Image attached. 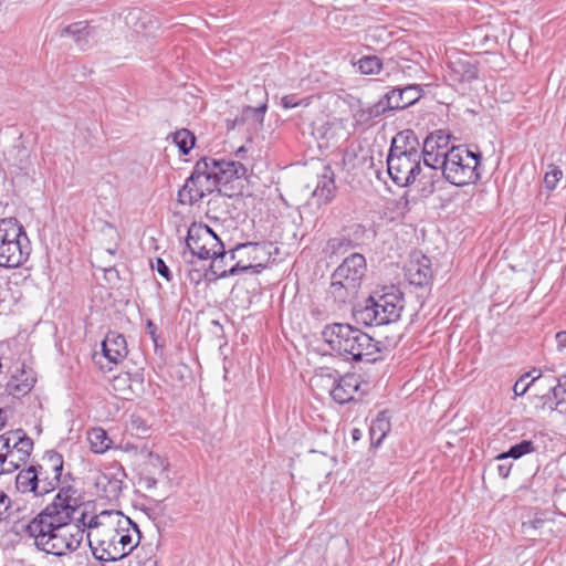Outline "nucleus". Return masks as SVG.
<instances>
[{
	"label": "nucleus",
	"mask_w": 566,
	"mask_h": 566,
	"mask_svg": "<svg viewBox=\"0 0 566 566\" xmlns=\"http://www.w3.org/2000/svg\"><path fill=\"white\" fill-rule=\"evenodd\" d=\"M77 521V524L81 525L82 528H87V541L90 548L94 546V538L92 537L94 532H97L98 534H102V536L106 533V531L112 525H105L101 522L99 516L92 515L87 518V514L85 512H82L81 516L78 518H75Z\"/></svg>",
	"instance_id": "obj_26"
},
{
	"label": "nucleus",
	"mask_w": 566,
	"mask_h": 566,
	"mask_svg": "<svg viewBox=\"0 0 566 566\" xmlns=\"http://www.w3.org/2000/svg\"><path fill=\"white\" fill-rule=\"evenodd\" d=\"M563 177V171L559 167L551 165L549 170L544 176V184L548 190H554Z\"/></svg>",
	"instance_id": "obj_39"
},
{
	"label": "nucleus",
	"mask_w": 566,
	"mask_h": 566,
	"mask_svg": "<svg viewBox=\"0 0 566 566\" xmlns=\"http://www.w3.org/2000/svg\"><path fill=\"white\" fill-rule=\"evenodd\" d=\"M15 436L17 440L11 444V450L14 451V458L8 461V472L17 471L21 465L25 464L33 451V440L28 437L22 430L7 433Z\"/></svg>",
	"instance_id": "obj_19"
},
{
	"label": "nucleus",
	"mask_w": 566,
	"mask_h": 566,
	"mask_svg": "<svg viewBox=\"0 0 566 566\" xmlns=\"http://www.w3.org/2000/svg\"><path fill=\"white\" fill-rule=\"evenodd\" d=\"M405 307L403 293L396 285L382 286L374 291L363 304L353 310L357 324L366 326L388 325L397 322Z\"/></svg>",
	"instance_id": "obj_4"
},
{
	"label": "nucleus",
	"mask_w": 566,
	"mask_h": 566,
	"mask_svg": "<svg viewBox=\"0 0 566 566\" xmlns=\"http://www.w3.org/2000/svg\"><path fill=\"white\" fill-rule=\"evenodd\" d=\"M354 247L355 244L353 240L346 238L345 235L335 237L327 241V249L331 251L332 254L345 252Z\"/></svg>",
	"instance_id": "obj_35"
},
{
	"label": "nucleus",
	"mask_w": 566,
	"mask_h": 566,
	"mask_svg": "<svg viewBox=\"0 0 566 566\" xmlns=\"http://www.w3.org/2000/svg\"><path fill=\"white\" fill-rule=\"evenodd\" d=\"M31 252L29 238L22 226L12 220L0 221V266L14 269L22 265Z\"/></svg>",
	"instance_id": "obj_8"
},
{
	"label": "nucleus",
	"mask_w": 566,
	"mask_h": 566,
	"mask_svg": "<svg viewBox=\"0 0 566 566\" xmlns=\"http://www.w3.org/2000/svg\"><path fill=\"white\" fill-rule=\"evenodd\" d=\"M444 77L452 86L469 84L479 77V63L467 53L450 55Z\"/></svg>",
	"instance_id": "obj_12"
},
{
	"label": "nucleus",
	"mask_w": 566,
	"mask_h": 566,
	"mask_svg": "<svg viewBox=\"0 0 566 566\" xmlns=\"http://www.w3.org/2000/svg\"><path fill=\"white\" fill-rule=\"evenodd\" d=\"M525 379L531 378L528 381L531 386H534L536 381L542 378V370L537 368H533L532 370L522 375Z\"/></svg>",
	"instance_id": "obj_49"
},
{
	"label": "nucleus",
	"mask_w": 566,
	"mask_h": 566,
	"mask_svg": "<svg viewBox=\"0 0 566 566\" xmlns=\"http://www.w3.org/2000/svg\"><path fill=\"white\" fill-rule=\"evenodd\" d=\"M6 449L3 451H0V474L9 473L7 471L8 469V461L11 458H14V451L11 450V441H9V448L4 446Z\"/></svg>",
	"instance_id": "obj_43"
},
{
	"label": "nucleus",
	"mask_w": 566,
	"mask_h": 566,
	"mask_svg": "<svg viewBox=\"0 0 566 566\" xmlns=\"http://www.w3.org/2000/svg\"><path fill=\"white\" fill-rule=\"evenodd\" d=\"M422 96V88L418 84H410L405 87H394L385 94L394 111L405 109L415 105Z\"/></svg>",
	"instance_id": "obj_16"
},
{
	"label": "nucleus",
	"mask_w": 566,
	"mask_h": 566,
	"mask_svg": "<svg viewBox=\"0 0 566 566\" xmlns=\"http://www.w3.org/2000/svg\"><path fill=\"white\" fill-rule=\"evenodd\" d=\"M557 342V348L559 352H562L564 348H566V331L558 332L555 336Z\"/></svg>",
	"instance_id": "obj_51"
},
{
	"label": "nucleus",
	"mask_w": 566,
	"mask_h": 566,
	"mask_svg": "<svg viewBox=\"0 0 566 566\" xmlns=\"http://www.w3.org/2000/svg\"><path fill=\"white\" fill-rule=\"evenodd\" d=\"M126 476L122 468L115 471L107 470L101 473L95 482L96 489L101 497L114 501L119 497L123 491L124 478Z\"/></svg>",
	"instance_id": "obj_14"
},
{
	"label": "nucleus",
	"mask_w": 566,
	"mask_h": 566,
	"mask_svg": "<svg viewBox=\"0 0 566 566\" xmlns=\"http://www.w3.org/2000/svg\"><path fill=\"white\" fill-rule=\"evenodd\" d=\"M211 324H212L214 327H217L220 332H222V331H223V327H222V325L219 323V321L213 319V321L211 322Z\"/></svg>",
	"instance_id": "obj_59"
},
{
	"label": "nucleus",
	"mask_w": 566,
	"mask_h": 566,
	"mask_svg": "<svg viewBox=\"0 0 566 566\" xmlns=\"http://www.w3.org/2000/svg\"><path fill=\"white\" fill-rule=\"evenodd\" d=\"M546 387L547 392L534 395L532 402L536 410L553 412L563 403V398L559 394H553L549 391L548 382L546 384Z\"/></svg>",
	"instance_id": "obj_29"
},
{
	"label": "nucleus",
	"mask_w": 566,
	"mask_h": 566,
	"mask_svg": "<svg viewBox=\"0 0 566 566\" xmlns=\"http://www.w3.org/2000/svg\"><path fill=\"white\" fill-rule=\"evenodd\" d=\"M187 276L195 285H199L202 281L212 282L219 279V276H217V270L212 269V262L208 268L202 264V268L196 269V263L189 265Z\"/></svg>",
	"instance_id": "obj_31"
},
{
	"label": "nucleus",
	"mask_w": 566,
	"mask_h": 566,
	"mask_svg": "<svg viewBox=\"0 0 566 566\" xmlns=\"http://www.w3.org/2000/svg\"><path fill=\"white\" fill-rule=\"evenodd\" d=\"M6 422H7V419H6L4 412L2 411V409H0V429L4 427Z\"/></svg>",
	"instance_id": "obj_58"
},
{
	"label": "nucleus",
	"mask_w": 566,
	"mask_h": 566,
	"mask_svg": "<svg viewBox=\"0 0 566 566\" xmlns=\"http://www.w3.org/2000/svg\"><path fill=\"white\" fill-rule=\"evenodd\" d=\"M88 441L91 450L97 454L106 452L112 443L107 432L102 428H93L88 433Z\"/></svg>",
	"instance_id": "obj_30"
},
{
	"label": "nucleus",
	"mask_w": 566,
	"mask_h": 566,
	"mask_svg": "<svg viewBox=\"0 0 566 566\" xmlns=\"http://www.w3.org/2000/svg\"><path fill=\"white\" fill-rule=\"evenodd\" d=\"M93 556L99 562H116L123 559L137 548L142 534L138 525L130 518L118 521L117 526H111L102 536L94 532Z\"/></svg>",
	"instance_id": "obj_5"
},
{
	"label": "nucleus",
	"mask_w": 566,
	"mask_h": 566,
	"mask_svg": "<svg viewBox=\"0 0 566 566\" xmlns=\"http://www.w3.org/2000/svg\"><path fill=\"white\" fill-rule=\"evenodd\" d=\"M512 464H499L497 473L501 478L506 479L511 473Z\"/></svg>",
	"instance_id": "obj_52"
},
{
	"label": "nucleus",
	"mask_w": 566,
	"mask_h": 566,
	"mask_svg": "<svg viewBox=\"0 0 566 566\" xmlns=\"http://www.w3.org/2000/svg\"><path fill=\"white\" fill-rule=\"evenodd\" d=\"M422 147L427 151H432L433 155L449 153V149H441V146L437 144V140H433V137H426Z\"/></svg>",
	"instance_id": "obj_44"
},
{
	"label": "nucleus",
	"mask_w": 566,
	"mask_h": 566,
	"mask_svg": "<svg viewBox=\"0 0 566 566\" xmlns=\"http://www.w3.org/2000/svg\"><path fill=\"white\" fill-rule=\"evenodd\" d=\"M146 329H147V333L149 334L150 338L156 344L157 343V338H158V336L156 334V332H157L156 324L153 321L148 319L147 323H146Z\"/></svg>",
	"instance_id": "obj_50"
},
{
	"label": "nucleus",
	"mask_w": 566,
	"mask_h": 566,
	"mask_svg": "<svg viewBox=\"0 0 566 566\" xmlns=\"http://www.w3.org/2000/svg\"><path fill=\"white\" fill-rule=\"evenodd\" d=\"M123 449L125 451H136L137 450V447H135L134 444L129 443V442H126L124 446H123Z\"/></svg>",
	"instance_id": "obj_57"
},
{
	"label": "nucleus",
	"mask_w": 566,
	"mask_h": 566,
	"mask_svg": "<svg viewBox=\"0 0 566 566\" xmlns=\"http://www.w3.org/2000/svg\"><path fill=\"white\" fill-rule=\"evenodd\" d=\"M130 426L133 429H136L142 433H145L148 430V427L146 426L145 421L138 416H132Z\"/></svg>",
	"instance_id": "obj_47"
},
{
	"label": "nucleus",
	"mask_w": 566,
	"mask_h": 566,
	"mask_svg": "<svg viewBox=\"0 0 566 566\" xmlns=\"http://www.w3.org/2000/svg\"><path fill=\"white\" fill-rule=\"evenodd\" d=\"M452 146L444 156L442 177L453 186L475 185L481 179L482 153L478 146Z\"/></svg>",
	"instance_id": "obj_6"
},
{
	"label": "nucleus",
	"mask_w": 566,
	"mask_h": 566,
	"mask_svg": "<svg viewBox=\"0 0 566 566\" xmlns=\"http://www.w3.org/2000/svg\"><path fill=\"white\" fill-rule=\"evenodd\" d=\"M302 104V101L294 94L285 95L281 98V105L285 109L297 107Z\"/></svg>",
	"instance_id": "obj_46"
},
{
	"label": "nucleus",
	"mask_w": 566,
	"mask_h": 566,
	"mask_svg": "<svg viewBox=\"0 0 566 566\" xmlns=\"http://www.w3.org/2000/svg\"><path fill=\"white\" fill-rule=\"evenodd\" d=\"M9 441H11L10 436H8V434L0 436V451H3V449H6L4 446L7 448H9Z\"/></svg>",
	"instance_id": "obj_55"
},
{
	"label": "nucleus",
	"mask_w": 566,
	"mask_h": 566,
	"mask_svg": "<svg viewBox=\"0 0 566 566\" xmlns=\"http://www.w3.org/2000/svg\"><path fill=\"white\" fill-rule=\"evenodd\" d=\"M243 184L240 182H221L218 185L216 190L228 198H233L242 193Z\"/></svg>",
	"instance_id": "obj_38"
},
{
	"label": "nucleus",
	"mask_w": 566,
	"mask_h": 566,
	"mask_svg": "<svg viewBox=\"0 0 566 566\" xmlns=\"http://www.w3.org/2000/svg\"><path fill=\"white\" fill-rule=\"evenodd\" d=\"M199 261H200V260L196 259V269H200V268H202V265H200V264H199Z\"/></svg>",
	"instance_id": "obj_62"
},
{
	"label": "nucleus",
	"mask_w": 566,
	"mask_h": 566,
	"mask_svg": "<svg viewBox=\"0 0 566 566\" xmlns=\"http://www.w3.org/2000/svg\"><path fill=\"white\" fill-rule=\"evenodd\" d=\"M427 137H433V140H437V144L441 146V149H450L449 143L451 136L447 132L439 129L433 133H430Z\"/></svg>",
	"instance_id": "obj_42"
},
{
	"label": "nucleus",
	"mask_w": 566,
	"mask_h": 566,
	"mask_svg": "<svg viewBox=\"0 0 566 566\" xmlns=\"http://www.w3.org/2000/svg\"><path fill=\"white\" fill-rule=\"evenodd\" d=\"M357 433H358V430H354V434H353V436H354V438H356V437H357Z\"/></svg>",
	"instance_id": "obj_64"
},
{
	"label": "nucleus",
	"mask_w": 566,
	"mask_h": 566,
	"mask_svg": "<svg viewBox=\"0 0 566 566\" xmlns=\"http://www.w3.org/2000/svg\"><path fill=\"white\" fill-rule=\"evenodd\" d=\"M272 243L268 241L263 242H243L238 243L229 252L224 250V245L214 231L207 224L203 223H191L187 231L186 248L181 253L182 260L188 265L195 264V259L208 261V260H221L229 256L230 261L235 260V252L242 249H252L255 255L252 259H258V252H263L265 255H271Z\"/></svg>",
	"instance_id": "obj_2"
},
{
	"label": "nucleus",
	"mask_w": 566,
	"mask_h": 566,
	"mask_svg": "<svg viewBox=\"0 0 566 566\" xmlns=\"http://www.w3.org/2000/svg\"><path fill=\"white\" fill-rule=\"evenodd\" d=\"M526 379L521 376L513 386V392L515 396L521 397L532 387L530 382H524Z\"/></svg>",
	"instance_id": "obj_45"
},
{
	"label": "nucleus",
	"mask_w": 566,
	"mask_h": 566,
	"mask_svg": "<svg viewBox=\"0 0 566 566\" xmlns=\"http://www.w3.org/2000/svg\"><path fill=\"white\" fill-rule=\"evenodd\" d=\"M538 449V444H536L533 440H522L509 448L507 451L501 452L496 455V460H505V459H514L518 460L524 455L536 452Z\"/></svg>",
	"instance_id": "obj_28"
},
{
	"label": "nucleus",
	"mask_w": 566,
	"mask_h": 566,
	"mask_svg": "<svg viewBox=\"0 0 566 566\" xmlns=\"http://www.w3.org/2000/svg\"><path fill=\"white\" fill-rule=\"evenodd\" d=\"M268 106L265 103L258 107L247 106L243 108V117L244 119H252L259 124H262L264 120L265 112Z\"/></svg>",
	"instance_id": "obj_37"
},
{
	"label": "nucleus",
	"mask_w": 566,
	"mask_h": 566,
	"mask_svg": "<svg viewBox=\"0 0 566 566\" xmlns=\"http://www.w3.org/2000/svg\"><path fill=\"white\" fill-rule=\"evenodd\" d=\"M322 336L331 349L346 360L373 363L377 360L376 355L380 352L379 342L349 324L327 325Z\"/></svg>",
	"instance_id": "obj_3"
},
{
	"label": "nucleus",
	"mask_w": 566,
	"mask_h": 566,
	"mask_svg": "<svg viewBox=\"0 0 566 566\" xmlns=\"http://www.w3.org/2000/svg\"><path fill=\"white\" fill-rule=\"evenodd\" d=\"M102 352L109 363L118 364L128 353L125 337L116 332H108L102 342Z\"/></svg>",
	"instance_id": "obj_21"
},
{
	"label": "nucleus",
	"mask_w": 566,
	"mask_h": 566,
	"mask_svg": "<svg viewBox=\"0 0 566 566\" xmlns=\"http://www.w3.org/2000/svg\"><path fill=\"white\" fill-rule=\"evenodd\" d=\"M394 111L391 105H389L388 99H385V95L376 103L370 105L365 113L367 114V119L376 118L384 115L386 112Z\"/></svg>",
	"instance_id": "obj_36"
},
{
	"label": "nucleus",
	"mask_w": 566,
	"mask_h": 566,
	"mask_svg": "<svg viewBox=\"0 0 566 566\" xmlns=\"http://www.w3.org/2000/svg\"><path fill=\"white\" fill-rule=\"evenodd\" d=\"M218 187L216 174L209 165V158L199 159L185 185L178 191V201L181 205L193 206Z\"/></svg>",
	"instance_id": "obj_9"
},
{
	"label": "nucleus",
	"mask_w": 566,
	"mask_h": 566,
	"mask_svg": "<svg viewBox=\"0 0 566 566\" xmlns=\"http://www.w3.org/2000/svg\"><path fill=\"white\" fill-rule=\"evenodd\" d=\"M355 228H356V232H358V231H359V232H363V228H361V226H360V224H357Z\"/></svg>",
	"instance_id": "obj_61"
},
{
	"label": "nucleus",
	"mask_w": 566,
	"mask_h": 566,
	"mask_svg": "<svg viewBox=\"0 0 566 566\" xmlns=\"http://www.w3.org/2000/svg\"><path fill=\"white\" fill-rule=\"evenodd\" d=\"M219 264H220V266H222L223 269H226L224 260H223L221 263H219Z\"/></svg>",
	"instance_id": "obj_63"
},
{
	"label": "nucleus",
	"mask_w": 566,
	"mask_h": 566,
	"mask_svg": "<svg viewBox=\"0 0 566 566\" xmlns=\"http://www.w3.org/2000/svg\"><path fill=\"white\" fill-rule=\"evenodd\" d=\"M147 454H148V457H149V458H154V459H156L157 461H159V460H160V459H159V457H158V455H154L151 451H147Z\"/></svg>",
	"instance_id": "obj_60"
},
{
	"label": "nucleus",
	"mask_w": 566,
	"mask_h": 566,
	"mask_svg": "<svg viewBox=\"0 0 566 566\" xmlns=\"http://www.w3.org/2000/svg\"><path fill=\"white\" fill-rule=\"evenodd\" d=\"M76 492L72 485L61 486L53 501L24 525V533L33 538L38 551L63 557L81 546L84 528L73 523L81 506Z\"/></svg>",
	"instance_id": "obj_1"
},
{
	"label": "nucleus",
	"mask_w": 566,
	"mask_h": 566,
	"mask_svg": "<svg viewBox=\"0 0 566 566\" xmlns=\"http://www.w3.org/2000/svg\"><path fill=\"white\" fill-rule=\"evenodd\" d=\"M366 259L360 253L347 256L332 273L329 294L338 304H345L356 296L366 274Z\"/></svg>",
	"instance_id": "obj_7"
},
{
	"label": "nucleus",
	"mask_w": 566,
	"mask_h": 566,
	"mask_svg": "<svg viewBox=\"0 0 566 566\" xmlns=\"http://www.w3.org/2000/svg\"><path fill=\"white\" fill-rule=\"evenodd\" d=\"M10 497L3 491H0V522L3 520V513L10 507Z\"/></svg>",
	"instance_id": "obj_48"
},
{
	"label": "nucleus",
	"mask_w": 566,
	"mask_h": 566,
	"mask_svg": "<svg viewBox=\"0 0 566 566\" xmlns=\"http://www.w3.org/2000/svg\"><path fill=\"white\" fill-rule=\"evenodd\" d=\"M93 34V28L87 21H78L71 23L63 28L61 36H72L74 41L83 49L87 43L88 39Z\"/></svg>",
	"instance_id": "obj_24"
},
{
	"label": "nucleus",
	"mask_w": 566,
	"mask_h": 566,
	"mask_svg": "<svg viewBox=\"0 0 566 566\" xmlns=\"http://www.w3.org/2000/svg\"><path fill=\"white\" fill-rule=\"evenodd\" d=\"M222 261L223 260H221V258H218V260H213L212 261V269L217 270V276H219V279H223V277H228V276H233V275H237V274H239L241 272H247L249 270H252L255 266H261V264L253 265L251 263L247 264V265H243L240 261H238L237 263L231 265V268L229 270H227V269H223L222 266H220L219 263H221Z\"/></svg>",
	"instance_id": "obj_34"
},
{
	"label": "nucleus",
	"mask_w": 566,
	"mask_h": 566,
	"mask_svg": "<svg viewBox=\"0 0 566 566\" xmlns=\"http://www.w3.org/2000/svg\"><path fill=\"white\" fill-rule=\"evenodd\" d=\"M34 465L45 494L56 490L61 483L73 480L71 473L63 475L64 458L55 450L45 451L40 461L35 462Z\"/></svg>",
	"instance_id": "obj_10"
},
{
	"label": "nucleus",
	"mask_w": 566,
	"mask_h": 566,
	"mask_svg": "<svg viewBox=\"0 0 566 566\" xmlns=\"http://www.w3.org/2000/svg\"><path fill=\"white\" fill-rule=\"evenodd\" d=\"M355 65L358 66V71L365 75L378 74L382 70V61L377 55H364Z\"/></svg>",
	"instance_id": "obj_33"
},
{
	"label": "nucleus",
	"mask_w": 566,
	"mask_h": 566,
	"mask_svg": "<svg viewBox=\"0 0 566 566\" xmlns=\"http://www.w3.org/2000/svg\"><path fill=\"white\" fill-rule=\"evenodd\" d=\"M35 384V378L32 370L27 371L24 367L21 368L20 375H13L8 382V388L12 395H27L30 392Z\"/></svg>",
	"instance_id": "obj_25"
},
{
	"label": "nucleus",
	"mask_w": 566,
	"mask_h": 566,
	"mask_svg": "<svg viewBox=\"0 0 566 566\" xmlns=\"http://www.w3.org/2000/svg\"><path fill=\"white\" fill-rule=\"evenodd\" d=\"M336 185L335 174L331 166H324L322 175L318 176L317 185L313 196L319 205H326L335 197Z\"/></svg>",
	"instance_id": "obj_23"
},
{
	"label": "nucleus",
	"mask_w": 566,
	"mask_h": 566,
	"mask_svg": "<svg viewBox=\"0 0 566 566\" xmlns=\"http://www.w3.org/2000/svg\"><path fill=\"white\" fill-rule=\"evenodd\" d=\"M360 377L356 374H346L338 379H334L333 387L329 391L332 399L345 405L355 399V394L360 387Z\"/></svg>",
	"instance_id": "obj_17"
},
{
	"label": "nucleus",
	"mask_w": 566,
	"mask_h": 566,
	"mask_svg": "<svg viewBox=\"0 0 566 566\" xmlns=\"http://www.w3.org/2000/svg\"><path fill=\"white\" fill-rule=\"evenodd\" d=\"M390 421L386 411H380L377 417L371 421L369 428V434L371 439V443L374 446H379L387 433L390 431Z\"/></svg>",
	"instance_id": "obj_27"
},
{
	"label": "nucleus",
	"mask_w": 566,
	"mask_h": 566,
	"mask_svg": "<svg viewBox=\"0 0 566 566\" xmlns=\"http://www.w3.org/2000/svg\"><path fill=\"white\" fill-rule=\"evenodd\" d=\"M138 566H157V560L153 557L145 559L143 563H139Z\"/></svg>",
	"instance_id": "obj_56"
},
{
	"label": "nucleus",
	"mask_w": 566,
	"mask_h": 566,
	"mask_svg": "<svg viewBox=\"0 0 566 566\" xmlns=\"http://www.w3.org/2000/svg\"><path fill=\"white\" fill-rule=\"evenodd\" d=\"M423 158V164L429 168V174H423L420 178V181L428 179V181L423 182L422 193L424 196H429L436 191V184L440 181V176L438 174V169H441V175H443V161L446 154H436L432 151H427V149L422 148L420 153Z\"/></svg>",
	"instance_id": "obj_18"
},
{
	"label": "nucleus",
	"mask_w": 566,
	"mask_h": 566,
	"mask_svg": "<svg viewBox=\"0 0 566 566\" xmlns=\"http://www.w3.org/2000/svg\"><path fill=\"white\" fill-rule=\"evenodd\" d=\"M151 268L155 269L158 274L161 275L166 281L170 282L172 280V273L161 258H156L155 263L151 264Z\"/></svg>",
	"instance_id": "obj_41"
},
{
	"label": "nucleus",
	"mask_w": 566,
	"mask_h": 566,
	"mask_svg": "<svg viewBox=\"0 0 566 566\" xmlns=\"http://www.w3.org/2000/svg\"><path fill=\"white\" fill-rule=\"evenodd\" d=\"M549 385V391L553 394H559L563 398V403L566 401V377L564 379H558L555 384V378L551 377L546 379Z\"/></svg>",
	"instance_id": "obj_40"
},
{
	"label": "nucleus",
	"mask_w": 566,
	"mask_h": 566,
	"mask_svg": "<svg viewBox=\"0 0 566 566\" xmlns=\"http://www.w3.org/2000/svg\"><path fill=\"white\" fill-rule=\"evenodd\" d=\"M144 484L147 490L156 488L157 480L153 476H145L143 478Z\"/></svg>",
	"instance_id": "obj_54"
},
{
	"label": "nucleus",
	"mask_w": 566,
	"mask_h": 566,
	"mask_svg": "<svg viewBox=\"0 0 566 566\" xmlns=\"http://www.w3.org/2000/svg\"><path fill=\"white\" fill-rule=\"evenodd\" d=\"M15 489L20 493H33L35 496L46 495L43 486H41L34 463L20 470L15 475Z\"/></svg>",
	"instance_id": "obj_22"
},
{
	"label": "nucleus",
	"mask_w": 566,
	"mask_h": 566,
	"mask_svg": "<svg viewBox=\"0 0 566 566\" xmlns=\"http://www.w3.org/2000/svg\"><path fill=\"white\" fill-rule=\"evenodd\" d=\"M409 196L405 192L398 200V207L402 209H409Z\"/></svg>",
	"instance_id": "obj_53"
},
{
	"label": "nucleus",
	"mask_w": 566,
	"mask_h": 566,
	"mask_svg": "<svg viewBox=\"0 0 566 566\" xmlns=\"http://www.w3.org/2000/svg\"><path fill=\"white\" fill-rule=\"evenodd\" d=\"M431 260L426 255L412 258L405 265L406 280L417 287H427L432 281Z\"/></svg>",
	"instance_id": "obj_13"
},
{
	"label": "nucleus",
	"mask_w": 566,
	"mask_h": 566,
	"mask_svg": "<svg viewBox=\"0 0 566 566\" xmlns=\"http://www.w3.org/2000/svg\"><path fill=\"white\" fill-rule=\"evenodd\" d=\"M419 145L420 144L415 132L411 129H405L396 134L392 138L387 155L421 157Z\"/></svg>",
	"instance_id": "obj_20"
},
{
	"label": "nucleus",
	"mask_w": 566,
	"mask_h": 566,
	"mask_svg": "<svg viewBox=\"0 0 566 566\" xmlns=\"http://www.w3.org/2000/svg\"><path fill=\"white\" fill-rule=\"evenodd\" d=\"M172 142L181 155H188L196 144V136L187 128L178 129L172 134Z\"/></svg>",
	"instance_id": "obj_32"
},
{
	"label": "nucleus",
	"mask_w": 566,
	"mask_h": 566,
	"mask_svg": "<svg viewBox=\"0 0 566 566\" xmlns=\"http://www.w3.org/2000/svg\"><path fill=\"white\" fill-rule=\"evenodd\" d=\"M387 174L399 187L413 184L421 174V157L387 155Z\"/></svg>",
	"instance_id": "obj_11"
},
{
	"label": "nucleus",
	"mask_w": 566,
	"mask_h": 566,
	"mask_svg": "<svg viewBox=\"0 0 566 566\" xmlns=\"http://www.w3.org/2000/svg\"><path fill=\"white\" fill-rule=\"evenodd\" d=\"M209 165L216 174V181L240 182L247 175V167L240 161L209 158Z\"/></svg>",
	"instance_id": "obj_15"
}]
</instances>
